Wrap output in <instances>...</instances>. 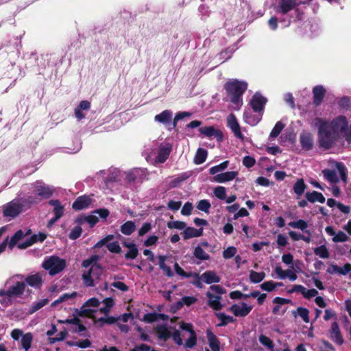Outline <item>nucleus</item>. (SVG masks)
<instances>
[{
	"instance_id": "864d4df0",
	"label": "nucleus",
	"mask_w": 351,
	"mask_h": 351,
	"mask_svg": "<svg viewBox=\"0 0 351 351\" xmlns=\"http://www.w3.org/2000/svg\"><path fill=\"white\" fill-rule=\"evenodd\" d=\"M285 128V124L282 123L281 121H278L274 128L272 129L270 134L269 138H276L280 132L283 130Z\"/></svg>"
},
{
	"instance_id": "c756f323",
	"label": "nucleus",
	"mask_w": 351,
	"mask_h": 351,
	"mask_svg": "<svg viewBox=\"0 0 351 351\" xmlns=\"http://www.w3.org/2000/svg\"><path fill=\"white\" fill-rule=\"evenodd\" d=\"M306 199L312 203L318 202L319 203H324L326 199L322 193L317 191L308 192L306 193Z\"/></svg>"
},
{
	"instance_id": "6e6552de",
	"label": "nucleus",
	"mask_w": 351,
	"mask_h": 351,
	"mask_svg": "<svg viewBox=\"0 0 351 351\" xmlns=\"http://www.w3.org/2000/svg\"><path fill=\"white\" fill-rule=\"evenodd\" d=\"M335 169H324L322 171L324 178L331 184H336L340 180L346 182V168L341 162L335 163Z\"/></svg>"
},
{
	"instance_id": "423d86ee",
	"label": "nucleus",
	"mask_w": 351,
	"mask_h": 351,
	"mask_svg": "<svg viewBox=\"0 0 351 351\" xmlns=\"http://www.w3.org/2000/svg\"><path fill=\"white\" fill-rule=\"evenodd\" d=\"M30 234L31 230H18L10 239V241L8 243L9 247L12 249L14 245L17 244V247L19 249H26L37 241L42 242L47 238V234L45 233L39 232L38 234L31 236L29 238H27L25 241L20 242V241L29 236Z\"/></svg>"
},
{
	"instance_id": "412c9836",
	"label": "nucleus",
	"mask_w": 351,
	"mask_h": 351,
	"mask_svg": "<svg viewBox=\"0 0 351 351\" xmlns=\"http://www.w3.org/2000/svg\"><path fill=\"white\" fill-rule=\"evenodd\" d=\"M199 132L207 137L215 136L218 140H221L223 138L222 132L219 130H216L213 126L202 127L199 128Z\"/></svg>"
},
{
	"instance_id": "b1692460",
	"label": "nucleus",
	"mask_w": 351,
	"mask_h": 351,
	"mask_svg": "<svg viewBox=\"0 0 351 351\" xmlns=\"http://www.w3.org/2000/svg\"><path fill=\"white\" fill-rule=\"evenodd\" d=\"M43 281V276L40 274H36L27 276L25 282L32 287L40 288L42 286Z\"/></svg>"
},
{
	"instance_id": "49530a36",
	"label": "nucleus",
	"mask_w": 351,
	"mask_h": 351,
	"mask_svg": "<svg viewBox=\"0 0 351 351\" xmlns=\"http://www.w3.org/2000/svg\"><path fill=\"white\" fill-rule=\"evenodd\" d=\"M207 157V152L204 149H198L194 158V162L197 165L203 163Z\"/></svg>"
},
{
	"instance_id": "8fccbe9b",
	"label": "nucleus",
	"mask_w": 351,
	"mask_h": 351,
	"mask_svg": "<svg viewBox=\"0 0 351 351\" xmlns=\"http://www.w3.org/2000/svg\"><path fill=\"white\" fill-rule=\"evenodd\" d=\"M213 194L219 199L224 200L226 197V189L224 186H218L214 189Z\"/></svg>"
},
{
	"instance_id": "4d7b16f0",
	"label": "nucleus",
	"mask_w": 351,
	"mask_h": 351,
	"mask_svg": "<svg viewBox=\"0 0 351 351\" xmlns=\"http://www.w3.org/2000/svg\"><path fill=\"white\" fill-rule=\"evenodd\" d=\"M349 239L348 236L343 231H339L336 233L335 237H332V240L335 243L346 242Z\"/></svg>"
},
{
	"instance_id": "a211bd4d",
	"label": "nucleus",
	"mask_w": 351,
	"mask_h": 351,
	"mask_svg": "<svg viewBox=\"0 0 351 351\" xmlns=\"http://www.w3.org/2000/svg\"><path fill=\"white\" fill-rule=\"evenodd\" d=\"M238 175L237 171H226L220 173L213 177V181L217 183H225L232 181Z\"/></svg>"
},
{
	"instance_id": "c03bdc74",
	"label": "nucleus",
	"mask_w": 351,
	"mask_h": 351,
	"mask_svg": "<svg viewBox=\"0 0 351 351\" xmlns=\"http://www.w3.org/2000/svg\"><path fill=\"white\" fill-rule=\"evenodd\" d=\"M48 302H49V300L48 299H42V300H38L37 302H35L29 307V314L34 313L35 312L38 311L41 308L45 306L46 304H47Z\"/></svg>"
},
{
	"instance_id": "e433bc0d",
	"label": "nucleus",
	"mask_w": 351,
	"mask_h": 351,
	"mask_svg": "<svg viewBox=\"0 0 351 351\" xmlns=\"http://www.w3.org/2000/svg\"><path fill=\"white\" fill-rule=\"evenodd\" d=\"M113 305V300L111 298H107L103 300L102 306L99 308V311L104 315H107Z\"/></svg>"
},
{
	"instance_id": "aec40b11",
	"label": "nucleus",
	"mask_w": 351,
	"mask_h": 351,
	"mask_svg": "<svg viewBox=\"0 0 351 351\" xmlns=\"http://www.w3.org/2000/svg\"><path fill=\"white\" fill-rule=\"evenodd\" d=\"M302 147L305 150H310L313 146V136L308 132H302L300 136Z\"/></svg>"
},
{
	"instance_id": "a18cd8bd",
	"label": "nucleus",
	"mask_w": 351,
	"mask_h": 351,
	"mask_svg": "<svg viewBox=\"0 0 351 351\" xmlns=\"http://www.w3.org/2000/svg\"><path fill=\"white\" fill-rule=\"evenodd\" d=\"M158 338L167 340L171 336V330L166 326H160L157 328Z\"/></svg>"
},
{
	"instance_id": "9b49d317",
	"label": "nucleus",
	"mask_w": 351,
	"mask_h": 351,
	"mask_svg": "<svg viewBox=\"0 0 351 351\" xmlns=\"http://www.w3.org/2000/svg\"><path fill=\"white\" fill-rule=\"evenodd\" d=\"M109 215L107 209H98L93 211L90 215L87 216H81L77 219L79 223H88L90 227H93L98 221L99 219H106Z\"/></svg>"
},
{
	"instance_id": "79ce46f5",
	"label": "nucleus",
	"mask_w": 351,
	"mask_h": 351,
	"mask_svg": "<svg viewBox=\"0 0 351 351\" xmlns=\"http://www.w3.org/2000/svg\"><path fill=\"white\" fill-rule=\"evenodd\" d=\"M158 261L160 268L164 271L167 276L172 277L173 276V273L172 272L171 267L165 264L166 256L162 255L158 256Z\"/></svg>"
},
{
	"instance_id": "4c0bfd02",
	"label": "nucleus",
	"mask_w": 351,
	"mask_h": 351,
	"mask_svg": "<svg viewBox=\"0 0 351 351\" xmlns=\"http://www.w3.org/2000/svg\"><path fill=\"white\" fill-rule=\"evenodd\" d=\"M136 230V226L132 221H128L121 226V232L125 235L132 234Z\"/></svg>"
},
{
	"instance_id": "0eeeda50",
	"label": "nucleus",
	"mask_w": 351,
	"mask_h": 351,
	"mask_svg": "<svg viewBox=\"0 0 351 351\" xmlns=\"http://www.w3.org/2000/svg\"><path fill=\"white\" fill-rule=\"evenodd\" d=\"M27 199L23 193H20L16 199L3 205V216L9 218V219H14L21 213L31 207L30 205H27Z\"/></svg>"
},
{
	"instance_id": "6e6d98bb",
	"label": "nucleus",
	"mask_w": 351,
	"mask_h": 351,
	"mask_svg": "<svg viewBox=\"0 0 351 351\" xmlns=\"http://www.w3.org/2000/svg\"><path fill=\"white\" fill-rule=\"evenodd\" d=\"M100 302L98 299L95 298H92L89 299L85 304L83 306L85 311H94L93 309H88V307H97L99 305Z\"/></svg>"
},
{
	"instance_id": "c85d7f7f",
	"label": "nucleus",
	"mask_w": 351,
	"mask_h": 351,
	"mask_svg": "<svg viewBox=\"0 0 351 351\" xmlns=\"http://www.w3.org/2000/svg\"><path fill=\"white\" fill-rule=\"evenodd\" d=\"M206 337L210 349L213 351H220L219 342L217 337L213 333L211 330H207Z\"/></svg>"
},
{
	"instance_id": "f3484780",
	"label": "nucleus",
	"mask_w": 351,
	"mask_h": 351,
	"mask_svg": "<svg viewBox=\"0 0 351 351\" xmlns=\"http://www.w3.org/2000/svg\"><path fill=\"white\" fill-rule=\"evenodd\" d=\"M254 110H246L243 113V119L244 121L250 125H257L262 118V115L260 112H256L257 114L254 113Z\"/></svg>"
},
{
	"instance_id": "338daca9",
	"label": "nucleus",
	"mask_w": 351,
	"mask_h": 351,
	"mask_svg": "<svg viewBox=\"0 0 351 351\" xmlns=\"http://www.w3.org/2000/svg\"><path fill=\"white\" fill-rule=\"evenodd\" d=\"M255 159L250 156H246L243 159V165L247 168H250L255 165Z\"/></svg>"
},
{
	"instance_id": "a878e982",
	"label": "nucleus",
	"mask_w": 351,
	"mask_h": 351,
	"mask_svg": "<svg viewBox=\"0 0 351 351\" xmlns=\"http://www.w3.org/2000/svg\"><path fill=\"white\" fill-rule=\"evenodd\" d=\"M206 296L208 299V305L214 310H220L222 308V304L220 302L221 297L215 295L210 292L206 293Z\"/></svg>"
},
{
	"instance_id": "1a4fd4ad",
	"label": "nucleus",
	"mask_w": 351,
	"mask_h": 351,
	"mask_svg": "<svg viewBox=\"0 0 351 351\" xmlns=\"http://www.w3.org/2000/svg\"><path fill=\"white\" fill-rule=\"evenodd\" d=\"M43 267L50 275H55L62 271L66 267V262L58 256H49L43 263Z\"/></svg>"
},
{
	"instance_id": "393cba45",
	"label": "nucleus",
	"mask_w": 351,
	"mask_h": 351,
	"mask_svg": "<svg viewBox=\"0 0 351 351\" xmlns=\"http://www.w3.org/2000/svg\"><path fill=\"white\" fill-rule=\"evenodd\" d=\"M202 228L196 229L193 227H186L182 232L183 238L184 239H189L194 237H199L202 235Z\"/></svg>"
},
{
	"instance_id": "052dcab7",
	"label": "nucleus",
	"mask_w": 351,
	"mask_h": 351,
	"mask_svg": "<svg viewBox=\"0 0 351 351\" xmlns=\"http://www.w3.org/2000/svg\"><path fill=\"white\" fill-rule=\"evenodd\" d=\"M108 250L112 253H120L121 252V248L118 241H114L112 243H109L107 244Z\"/></svg>"
},
{
	"instance_id": "a19ab883",
	"label": "nucleus",
	"mask_w": 351,
	"mask_h": 351,
	"mask_svg": "<svg viewBox=\"0 0 351 351\" xmlns=\"http://www.w3.org/2000/svg\"><path fill=\"white\" fill-rule=\"evenodd\" d=\"M314 253L321 258H328L330 252L326 245H322L314 249Z\"/></svg>"
},
{
	"instance_id": "5fc2aeb1",
	"label": "nucleus",
	"mask_w": 351,
	"mask_h": 351,
	"mask_svg": "<svg viewBox=\"0 0 351 351\" xmlns=\"http://www.w3.org/2000/svg\"><path fill=\"white\" fill-rule=\"evenodd\" d=\"M259 341L260 343L265 346L267 348H268L270 350H273L274 348V344L273 341L265 335H261L259 337Z\"/></svg>"
},
{
	"instance_id": "6ab92c4d",
	"label": "nucleus",
	"mask_w": 351,
	"mask_h": 351,
	"mask_svg": "<svg viewBox=\"0 0 351 351\" xmlns=\"http://www.w3.org/2000/svg\"><path fill=\"white\" fill-rule=\"evenodd\" d=\"M90 204L91 199L88 196L82 195L76 199L72 207L76 210H80L88 208Z\"/></svg>"
},
{
	"instance_id": "4be33fe9",
	"label": "nucleus",
	"mask_w": 351,
	"mask_h": 351,
	"mask_svg": "<svg viewBox=\"0 0 351 351\" xmlns=\"http://www.w3.org/2000/svg\"><path fill=\"white\" fill-rule=\"evenodd\" d=\"M200 279L209 285L220 282V277L214 271H206L201 275Z\"/></svg>"
},
{
	"instance_id": "2f4dec72",
	"label": "nucleus",
	"mask_w": 351,
	"mask_h": 351,
	"mask_svg": "<svg viewBox=\"0 0 351 351\" xmlns=\"http://www.w3.org/2000/svg\"><path fill=\"white\" fill-rule=\"evenodd\" d=\"M49 204L53 206V213L57 218H61L64 214V206L61 205L60 202L57 199H51Z\"/></svg>"
},
{
	"instance_id": "f257e3e1",
	"label": "nucleus",
	"mask_w": 351,
	"mask_h": 351,
	"mask_svg": "<svg viewBox=\"0 0 351 351\" xmlns=\"http://www.w3.org/2000/svg\"><path fill=\"white\" fill-rule=\"evenodd\" d=\"M314 125L318 127V137L320 147L324 149L332 147L341 138L344 137L348 129V121L344 116H339L331 121L317 118Z\"/></svg>"
},
{
	"instance_id": "9d476101",
	"label": "nucleus",
	"mask_w": 351,
	"mask_h": 351,
	"mask_svg": "<svg viewBox=\"0 0 351 351\" xmlns=\"http://www.w3.org/2000/svg\"><path fill=\"white\" fill-rule=\"evenodd\" d=\"M247 84L244 81L230 80L224 85L228 95H242L246 90Z\"/></svg>"
},
{
	"instance_id": "7c9ffc66",
	"label": "nucleus",
	"mask_w": 351,
	"mask_h": 351,
	"mask_svg": "<svg viewBox=\"0 0 351 351\" xmlns=\"http://www.w3.org/2000/svg\"><path fill=\"white\" fill-rule=\"evenodd\" d=\"M172 118V112L169 110H165L161 113L157 114L154 117V120L156 122L161 123L162 124H167L169 123Z\"/></svg>"
},
{
	"instance_id": "69168bd1",
	"label": "nucleus",
	"mask_w": 351,
	"mask_h": 351,
	"mask_svg": "<svg viewBox=\"0 0 351 351\" xmlns=\"http://www.w3.org/2000/svg\"><path fill=\"white\" fill-rule=\"evenodd\" d=\"M82 234V228L80 226L75 227L69 234V238L71 239L75 240L80 237Z\"/></svg>"
},
{
	"instance_id": "58836bf2",
	"label": "nucleus",
	"mask_w": 351,
	"mask_h": 351,
	"mask_svg": "<svg viewBox=\"0 0 351 351\" xmlns=\"http://www.w3.org/2000/svg\"><path fill=\"white\" fill-rule=\"evenodd\" d=\"M295 317L300 316L305 323L309 322V311L307 308L303 307H298L296 311H293Z\"/></svg>"
},
{
	"instance_id": "ddd939ff",
	"label": "nucleus",
	"mask_w": 351,
	"mask_h": 351,
	"mask_svg": "<svg viewBox=\"0 0 351 351\" xmlns=\"http://www.w3.org/2000/svg\"><path fill=\"white\" fill-rule=\"evenodd\" d=\"M329 337L332 341L339 346H341L344 342L339 326L337 322H334L331 324L330 329L329 330Z\"/></svg>"
},
{
	"instance_id": "dca6fc26",
	"label": "nucleus",
	"mask_w": 351,
	"mask_h": 351,
	"mask_svg": "<svg viewBox=\"0 0 351 351\" xmlns=\"http://www.w3.org/2000/svg\"><path fill=\"white\" fill-rule=\"evenodd\" d=\"M350 271H351V264L350 263H346L342 267L330 264L327 269V272L331 275L338 274L346 276Z\"/></svg>"
},
{
	"instance_id": "7ed1b4c3",
	"label": "nucleus",
	"mask_w": 351,
	"mask_h": 351,
	"mask_svg": "<svg viewBox=\"0 0 351 351\" xmlns=\"http://www.w3.org/2000/svg\"><path fill=\"white\" fill-rule=\"evenodd\" d=\"M311 0H278L274 10L276 13L282 14L285 17L280 19L281 23H285V26L290 25L295 19H301L298 5L304 4Z\"/></svg>"
},
{
	"instance_id": "603ef678",
	"label": "nucleus",
	"mask_w": 351,
	"mask_h": 351,
	"mask_svg": "<svg viewBox=\"0 0 351 351\" xmlns=\"http://www.w3.org/2000/svg\"><path fill=\"white\" fill-rule=\"evenodd\" d=\"M217 318L221 321V323L218 326H225L229 323L234 322V318L230 315H226L223 313H219L216 314Z\"/></svg>"
},
{
	"instance_id": "4468645a",
	"label": "nucleus",
	"mask_w": 351,
	"mask_h": 351,
	"mask_svg": "<svg viewBox=\"0 0 351 351\" xmlns=\"http://www.w3.org/2000/svg\"><path fill=\"white\" fill-rule=\"evenodd\" d=\"M228 126L233 132L234 136L241 139L243 140L244 136L241 133L240 125L237 120L236 117L233 114H230L227 118Z\"/></svg>"
},
{
	"instance_id": "39448f33",
	"label": "nucleus",
	"mask_w": 351,
	"mask_h": 351,
	"mask_svg": "<svg viewBox=\"0 0 351 351\" xmlns=\"http://www.w3.org/2000/svg\"><path fill=\"white\" fill-rule=\"evenodd\" d=\"M28 192L23 194L27 199V205H33L39 203L43 199L50 197L54 189L45 184L43 182L38 180L27 186Z\"/></svg>"
},
{
	"instance_id": "cd10ccee",
	"label": "nucleus",
	"mask_w": 351,
	"mask_h": 351,
	"mask_svg": "<svg viewBox=\"0 0 351 351\" xmlns=\"http://www.w3.org/2000/svg\"><path fill=\"white\" fill-rule=\"evenodd\" d=\"M326 90L322 86H316L313 88V101L316 105H319L325 95Z\"/></svg>"
},
{
	"instance_id": "72a5a7b5",
	"label": "nucleus",
	"mask_w": 351,
	"mask_h": 351,
	"mask_svg": "<svg viewBox=\"0 0 351 351\" xmlns=\"http://www.w3.org/2000/svg\"><path fill=\"white\" fill-rule=\"evenodd\" d=\"M265 273L263 271L257 272L254 270L249 271V279L252 283L256 284L259 283L264 280L265 278Z\"/></svg>"
},
{
	"instance_id": "3c124183",
	"label": "nucleus",
	"mask_w": 351,
	"mask_h": 351,
	"mask_svg": "<svg viewBox=\"0 0 351 351\" xmlns=\"http://www.w3.org/2000/svg\"><path fill=\"white\" fill-rule=\"evenodd\" d=\"M289 226L293 228L305 230L308 228V223L303 219H299L295 221H291L289 223Z\"/></svg>"
},
{
	"instance_id": "13d9d810",
	"label": "nucleus",
	"mask_w": 351,
	"mask_h": 351,
	"mask_svg": "<svg viewBox=\"0 0 351 351\" xmlns=\"http://www.w3.org/2000/svg\"><path fill=\"white\" fill-rule=\"evenodd\" d=\"M167 226L171 229L184 230L186 224L181 221H172L168 223Z\"/></svg>"
},
{
	"instance_id": "09e8293b",
	"label": "nucleus",
	"mask_w": 351,
	"mask_h": 351,
	"mask_svg": "<svg viewBox=\"0 0 351 351\" xmlns=\"http://www.w3.org/2000/svg\"><path fill=\"white\" fill-rule=\"evenodd\" d=\"M228 163H229V162L228 160H226V161H224V162L220 163L218 165L212 167L209 169L210 173L211 175H215V176L217 174H219V172H221V171H224L226 169H227V167L228 166Z\"/></svg>"
},
{
	"instance_id": "2eb2a0df",
	"label": "nucleus",
	"mask_w": 351,
	"mask_h": 351,
	"mask_svg": "<svg viewBox=\"0 0 351 351\" xmlns=\"http://www.w3.org/2000/svg\"><path fill=\"white\" fill-rule=\"evenodd\" d=\"M266 102L267 99L260 93H256L254 94L251 100V106L254 112H261L263 110Z\"/></svg>"
},
{
	"instance_id": "20e7f679",
	"label": "nucleus",
	"mask_w": 351,
	"mask_h": 351,
	"mask_svg": "<svg viewBox=\"0 0 351 351\" xmlns=\"http://www.w3.org/2000/svg\"><path fill=\"white\" fill-rule=\"evenodd\" d=\"M99 259V256L93 255L82 263L84 267L82 278L86 287H94L100 280L103 269L97 263Z\"/></svg>"
},
{
	"instance_id": "de8ad7c7",
	"label": "nucleus",
	"mask_w": 351,
	"mask_h": 351,
	"mask_svg": "<svg viewBox=\"0 0 351 351\" xmlns=\"http://www.w3.org/2000/svg\"><path fill=\"white\" fill-rule=\"evenodd\" d=\"M230 101L232 104V108L234 110H239L243 104L242 95H228Z\"/></svg>"
},
{
	"instance_id": "37998d69",
	"label": "nucleus",
	"mask_w": 351,
	"mask_h": 351,
	"mask_svg": "<svg viewBox=\"0 0 351 351\" xmlns=\"http://www.w3.org/2000/svg\"><path fill=\"white\" fill-rule=\"evenodd\" d=\"M306 189V185L303 179H299L293 186V191L298 196H301Z\"/></svg>"
},
{
	"instance_id": "ea45409f",
	"label": "nucleus",
	"mask_w": 351,
	"mask_h": 351,
	"mask_svg": "<svg viewBox=\"0 0 351 351\" xmlns=\"http://www.w3.org/2000/svg\"><path fill=\"white\" fill-rule=\"evenodd\" d=\"M281 286H282V282H274L273 280H269L262 283L260 287L261 289H263V291L270 292L274 291L277 287Z\"/></svg>"
},
{
	"instance_id": "e2e57ef3",
	"label": "nucleus",
	"mask_w": 351,
	"mask_h": 351,
	"mask_svg": "<svg viewBox=\"0 0 351 351\" xmlns=\"http://www.w3.org/2000/svg\"><path fill=\"white\" fill-rule=\"evenodd\" d=\"M197 208L202 211L208 213L209 208H210V204L208 200L202 199L200 200L197 206Z\"/></svg>"
},
{
	"instance_id": "f03ea898",
	"label": "nucleus",
	"mask_w": 351,
	"mask_h": 351,
	"mask_svg": "<svg viewBox=\"0 0 351 351\" xmlns=\"http://www.w3.org/2000/svg\"><path fill=\"white\" fill-rule=\"evenodd\" d=\"M22 276H14L5 283L7 289H0V304L6 308L13 304L14 298L21 297L25 291L26 284L22 280Z\"/></svg>"
},
{
	"instance_id": "473e14b6",
	"label": "nucleus",
	"mask_w": 351,
	"mask_h": 351,
	"mask_svg": "<svg viewBox=\"0 0 351 351\" xmlns=\"http://www.w3.org/2000/svg\"><path fill=\"white\" fill-rule=\"evenodd\" d=\"M76 292L64 293L58 299L52 302L51 306H56V305L63 302L69 303V302L73 300L76 297Z\"/></svg>"
},
{
	"instance_id": "bf43d9fd",
	"label": "nucleus",
	"mask_w": 351,
	"mask_h": 351,
	"mask_svg": "<svg viewBox=\"0 0 351 351\" xmlns=\"http://www.w3.org/2000/svg\"><path fill=\"white\" fill-rule=\"evenodd\" d=\"M237 252V250L236 247L233 246L228 247L223 252V257L226 259L231 258L235 256Z\"/></svg>"
},
{
	"instance_id": "774afa93",
	"label": "nucleus",
	"mask_w": 351,
	"mask_h": 351,
	"mask_svg": "<svg viewBox=\"0 0 351 351\" xmlns=\"http://www.w3.org/2000/svg\"><path fill=\"white\" fill-rule=\"evenodd\" d=\"M158 241V237L156 235L149 236L143 243L145 246L149 247L156 245Z\"/></svg>"
},
{
	"instance_id": "5701e85b",
	"label": "nucleus",
	"mask_w": 351,
	"mask_h": 351,
	"mask_svg": "<svg viewBox=\"0 0 351 351\" xmlns=\"http://www.w3.org/2000/svg\"><path fill=\"white\" fill-rule=\"evenodd\" d=\"M171 152V146L167 145L160 147L157 156L155 158V162L157 163H163L169 157Z\"/></svg>"
},
{
	"instance_id": "bb28decb",
	"label": "nucleus",
	"mask_w": 351,
	"mask_h": 351,
	"mask_svg": "<svg viewBox=\"0 0 351 351\" xmlns=\"http://www.w3.org/2000/svg\"><path fill=\"white\" fill-rule=\"evenodd\" d=\"M123 245L129 249V251L125 255V258L134 259L138 256V251L134 243L125 241Z\"/></svg>"
},
{
	"instance_id": "f8f14e48",
	"label": "nucleus",
	"mask_w": 351,
	"mask_h": 351,
	"mask_svg": "<svg viewBox=\"0 0 351 351\" xmlns=\"http://www.w3.org/2000/svg\"><path fill=\"white\" fill-rule=\"evenodd\" d=\"M252 309V306L248 305L245 302H239L232 305L230 311L237 317H245Z\"/></svg>"
},
{
	"instance_id": "c9c22d12",
	"label": "nucleus",
	"mask_w": 351,
	"mask_h": 351,
	"mask_svg": "<svg viewBox=\"0 0 351 351\" xmlns=\"http://www.w3.org/2000/svg\"><path fill=\"white\" fill-rule=\"evenodd\" d=\"M193 256L200 261H207L210 258L209 254H207L200 245H197L195 247Z\"/></svg>"
},
{
	"instance_id": "680f3d73",
	"label": "nucleus",
	"mask_w": 351,
	"mask_h": 351,
	"mask_svg": "<svg viewBox=\"0 0 351 351\" xmlns=\"http://www.w3.org/2000/svg\"><path fill=\"white\" fill-rule=\"evenodd\" d=\"M197 343V336L195 332H191L189 338L185 342V346L188 348H193Z\"/></svg>"
},
{
	"instance_id": "f704fd0d",
	"label": "nucleus",
	"mask_w": 351,
	"mask_h": 351,
	"mask_svg": "<svg viewBox=\"0 0 351 351\" xmlns=\"http://www.w3.org/2000/svg\"><path fill=\"white\" fill-rule=\"evenodd\" d=\"M32 334L31 332H27L22 336L21 346L25 351H27L32 346Z\"/></svg>"
},
{
	"instance_id": "0e129e2a",
	"label": "nucleus",
	"mask_w": 351,
	"mask_h": 351,
	"mask_svg": "<svg viewBox=\"0 0 351 351\" xmlns=\"http://www.w3.org/2000/svg\"><path fill=\"white\" fill-rule=\"evenodd\" d=\"M197 299L194 296H184L182 298L180 303L186 306H190L196 302Z\"/></svg>"
}]
</instances>
